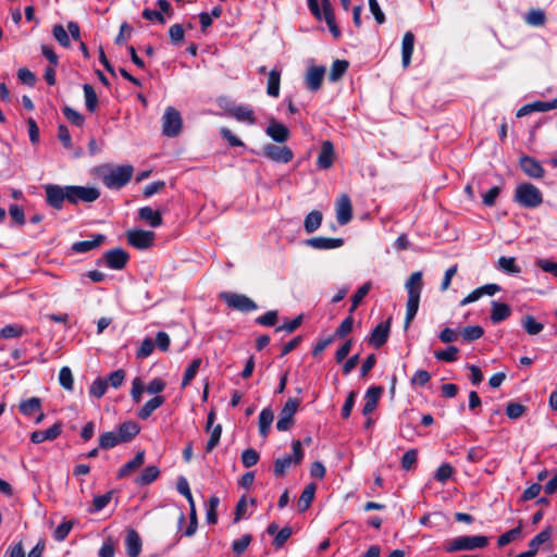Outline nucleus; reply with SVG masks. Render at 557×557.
Segmentation results:
<instances>
[{
  "instance_id": "13",
  "label": "nucleus",
  "mask_w": 557,
  "mask_h": 557,
  "mask_svg": "<svg viewBox=\"0 0 557 557\" xmlns=\"http://www.w3.org/2000/svg\"><path fill=\"white\" fill-rule=\"evenodd\" d=\"M263 156L277 163H288L293 160L294 153L287 146L268 144L263 147Z\"/></svg>"
},
{
  "instance_id": "10",
  "label": "nucleus",
  "mask_w": 557,
  "mask_h": 557,
  "mask_svg": "<svg viewBox=\"0 0 557 557\" xmlns=\"http://www.w3.org/2000/svg\"><path fill=\"white\" fill-rule=\"evenodd\" d=\"M46 201L47 203L57 209L63 208V202L67 201L69 186H60L54 184H48L45 186Z\"/></svg>"
},
{
  "instance_id": "47",
  "label": "nucleus",
  "mask_w": 557,
  "mask_h": 557,
  "mask_svg": "<svg viewBox=\"0 0 557 557\" xmlns=\"http://www.w3.org/2000/svg\"><path fill=\"white\" fill-rule=\"evenodd\" d=\"M371 289V282L364 283L351 297L350 313L354 312Z\"/></svg>"
},
{
  "instance_id": "34",
  "label": "nucleus",
  "mask_w": 557,
  "mask_h": 557,
  "mask_svg": "<svg viewBox=\"0 0 557 557\" xmlns=\"http://www.w3.org/2000/svg\"><path fill=\"white\" fill-rule=\"evenodd\" d=\"M120 444H123V441L119 436L117 431L106 432L99 437V447L102 449H110Z\"/></svg>"
},
{
  "instance_id": "28",
  "label": "nucleus",
  "mask_w": 557,
  "mask_h": 557,
  "mask_svg": "<svg viewBox=\"0 0 557 557\" xmlns=\"http://www.w3.org/2000/svg\"><path fill=\"white\" fill-rule=\"evenodd\" d=\"M165 401L163 396H154L149 399L137 412L140 420H147L150 416L160 408Z\"/></svg>"
},
{
  "instance_id": "18",
  "label": "nucleus",
  "mask_w": 557,
  "mask_h": 557,
  "mask_svg": "<svg viewBox=\"0 0 557 557\" xmlns=\"http://www.w3.org/2000/svg\"><path fill=\"white\" fill-rule=\"evenodd\" d=\"M519 164L522 171L532 178H542L545 174V171L541 163L532 157H521Z\"/></svg>"
},
{
  "instance_id": "48",
  "label": "nucleus",
  "mask_w": 557,
  "mask_h": 557,
  "mask_svg": "<svg viewBox=\"0 0 557 557\" xmlns=\"http://www.w3.org/2000/svg\"><path fill=\"white\" fill-rule=\"evenodd\" d=\"M112 495H113V492L109 491L103 495L95 496L92 499V506L89 509V512H91V513L98 512V511L102 510L104 507H107L112 498Z\"/></svg>"
},
{
  "instance_id": "51",
  "label": "nucleus",
  "mask_w": 557,
  "mask_h": 557,
  "mask_svg": "<svg viewBox=\"0 0 557 557\" xmlns=\"http://www.w3.org/2000/svg\"><path fill=\"white\" fill-rule=\"evenodd\" d=\"M59 382H60V385L64 389H66V391L73 389L74 379H73L72 371L69 367L61 368V370L59 372Z\"/></svg>"
},
{
  "instance_id": "63",
  "label": "nucleus",
  "mask_w": 557,
  "mask_h": 557,
  "mask_svg": "<svg viewBox=\"0 0 557 557\" xmlns=\"http://www.w3.org/2000/svg\"><path fill=\"white\" fill-rule=\"evenodd\" d=\"M165 386H166V383L164 380H162L160 377H156L149 382V384L146 387V391L148 394L159 396L158 394L163 392Z\"/></svg>"
},
{
  "instance_id": "39",
  "label": "nucleus",
  "mask_w": 557,
  "mask_h": 557,
  "mask_svg": "<svg viewBox=\"0 0 557 557\" xmlns=\"http://www.w3.org/2000/svg\"><path fill=\"white\" fill-rule=\"evenodd\" d=\"M83 90H84L86 109L92 113L97 110V107H98V96H97L94 87L89 84H85L83 86Z\"/></svg>"
},
{
  "instance_id": "2",
  "label": "nucleus",
  "mask_w": 557,
  "mask_h": 557,
  "mask_svg": "<svg viewBox=\"0 0 557 557\" xmlns=\"http://www.w3.org/2000/svg\"><path fill=\"white\" fill-rule=\"evenodd\" d=\"M322 9H320L318 0H307L311 14L319 21L324 20L329 29L335 39L341 37V29L336 25L334 12L329 0H321Z\"/></svg>"
},
{
  "instance_id": "24",
  "label": "nucleus",
  "mask_w": 557,
  "mask_h": 557,
  "mask_svg": "<svg viewBox=\"0 0 557 557\" xmlns=\"http://www.w3.org/2000/svg\"><path fill=\"white\" fill-rule=\"evenodd\" d=\"M265 134L276 143H285L289 137V129L282 123L271 121Z\"/></svg>"
},
{
  "instance_id": "36",
  "label": "nucleus",
  "mask_w": 557,
  "mask_h": 557,
  "mask_svg": "<svg viewBox=\"0 0 557 557\" xmlns=\"http://www.w3.org/2000/svg\"><path fill=\"white\" fill-rule=\"evenodd\" d=\"M280 84H281V72L275 69L270 71L269 77H268L267 94L274 98L278 97Z\"/></svg>"
},
{
  "instance_id": "64",
  "label": "nucleus",
  "mask_w": 557,
  "mask_h": 557,
  "mask_svg": "<svg viewBox=\"0 0 557 557\" xmlns=\"http://www.w3.org/2000/svg\"><path fill=\"white\" fill-rule=\"evenodd\" d=\"M525 411V407L519 403H509L506 407V414L509 419H518Z\"/></svg>"
},
{
  "instance_id": "35",
  "label": "nucleus",
  "mask_w": 557,
  "mask_h": 557,
  "mask_svg": "<svg viewBox=\"0 0 557 557\" xmlns=\"http://www.w3.org/2000/svg\"><path fill=\"white\" fill-rule=\"evenodd\" d=\"M274 420L273 411L270 408H264L259 414V431L262 437H267Z\"/></svg>"
},
{
  "instance_id": "3",
  "label": "nucleus",
  "mask_w": 557,
  "mask_h": 557,
  "mask_svg": "<svg viewBox=\"0 0 557 557\" xmlns=\"http://www.w3.org/2000/svg\"><path fill=\"white\" fill-rule=\"evenodd\" d=\"M515 201L524 208H536L543 202V195L533 184L522 183L516 188Z\"/></svg>"
},
{
  "instance_id": "56",
  "label": "nucleus",
  "mask_w": 557,
  "mask_h": 557,
  "mask_svg": "<svg viewBox=\"0 0 557 557\" xmlns=\"http://www.w3.org/2000/svg\"><path fill=\"white\" fill-rule=\"evenodd\" d=\"M107 387H108V382L102 380V379H96L92 384L90 385V388H89V394L96 398H101L106 392H107Z\"/></svg>"
},
{
  "instance_id": "41",
  "label": "nucleus",
  "mask_w": 557,
  "mask_h": 557,
  "mask_svg": "<svg viewBox=\"0 0 557 557\" xmlns=\"http://www.w3.org/2000/svg\"><path fill=\"white\" fill-rule=\"evenodd\" d=\"M315 494V485L309 484L305 487L302 491L299 500H298V507L300 511H305L309 508L311 505Z\"/></svg>"
},
{
  "instance_id": "19",
  "label": "nucleus",
  "mask_w": 557,
  "mask_h": 557,
  "mask_svg": "<svg viewBox=\"0 0 557 557\" xmlns=\"http://www.w3.org/2000/svg\"><path fill=\"white\" fill-rule=\"evenodd\" d=\"M335 157L334 146L330 140H325L321 145L317 164L322 170H327L333 165Z\"/></svg>"
},
{
  "instance_id": "45",
  "label": "nucleus",
  "mask_w": 557,
  "mask_h": 557,
  "mask_svg": "<svg viewBox=\"0 0 557 557\" xmlns=\"http://www.w3.org/2000/svg\"><path fill=\"white\" fill-rule=\"evenodd\" d=\"M522 326L529 335H537L544 329V324L537 322L533 315H525L522 319Z\"/></svg>"
},
{
  "instance_id": "58",
  "label": "nucleus",
  "mask_w": 557,
  "mask_h": 557,
  "mask_svg": "<svg viewBox=\"0 0 557 557\" xmlns=\"http://www.w3.org/2000/svg\"><path fill=\"white\" fill-rule=\"evenodd\" d=\"M63 114L74 125L82 126L85 122V117L76 110L69 106L63 108Z\"/></svg>"
},
{
  "instance_id": "43",
  "label": "nucleus",
  "mask_w": 557,
  "mask_h": 557,
  "mask_svg": "<svg viewBox=\"0 0 557 557\" xmlns=\"http://www.w3.org/2000/svg\"><path fill=\"white\" fill-rule=\"evenodd\" d=\"M220 504L218 496H211L206 505V520L209 524H215L218 522L216 508Z\"/></svg>"
},
{
  "instance_id": "53",
  "label": "nucleus",
  "mask_w": 557,
  "mask_h": 557,
  "mask_svg": "<svg viewBox=\"0 0 557 557\" xmlns=\"http://www.w3.org/2000/svg\"><path fill=\"white\" fill-rule=\"evenodd\" d=\"M146 391V386L140 377H135L132 381V389L131 397L134 403L138 404L141 401V397L144 392Z\"/></svg>"
},
{
  "instance_id": "40",
  "label": "nucleus",
  "mask_w": 557,
  "mask_h": 557,
  "mask_svg": "<svg viewBox=\"0 0 557 557\" xmlns=\"http://www.w3.org/2000/svg\"><path fill=\"white\" fill-rule=\"evenodd\" d=\"M41 409V400L38 397H30L20 404V411L24 416H32Z\"/></svg>"
},
{
  "instance_id": "15",
  "label": "nucleus",
  "mask_w": 557,
  "mask_h": 557,
  "mask_svg": "<svg viewBox=\"0 0 557 557\" xmlns=\"http://www.w3.org/2000/svg\"><path fill=\"white\" fill-rule=\"evenodd\" d=\"M324 74H325L324 66H321V65L320 66H318V65L309 66L306 72V75H305L306 87L310 91L319 90L322 85Z\"/></svg>"
},
{
  "instance_id": "33",
  "label": "nucleus",
  "mask_w": 557,
  "mask_h": 557,
  "mask_svg": "<svg viewBox=\"0 0 557 557\" xmlns=\"http://www.w3.org/2000/svg\"><path fill=\"white\" fill-rule=\"evenodd\" d=\"M511 314L510 307L507 304L493 301L491 320L494 323H499L506 320Z\"/></svg>"
},
{
  "instance_id": "20",
  "label": "nucleus",
  "mask_w": 557,
  "mask_h": 557,
  "mask_svg": "<svg viewBox=\"0 0 557 557\" xmlns=\"http://www.w3.org/2000/svg\"><path fill=\"white\" fill-rule=\"evenodd\" d=\"M106 239L102 234H92L89 239L76 242L72 245V250L76 253H85L98 248Z\"/></svg>"
},
{
  "instance_id": "23",
  "label": "nucleus",
  "mask_w": 557,
  "mask_h": 557,
  "mask_svg": "<svg viewBox=\"0 0 557 557\" xmlns=\"http://www.w3.org/2000/svg\"><path fill=\"white\" fill-rule=\"evenodd\" d=\"M389 334V322H382L377 324L373 331L371 332L369 343L375 347L380 348L388 338Z\"/></svg>"
},
{
  "instance_id": "7",
  "label": "nucleus",
  "mask_w": 557,
  "mask_h": 557,
  "mask_svg": "<svg viewBox=\"0 0 557 557\" xmlns=\"http://www.w3.org/2000/svg\"><path fill=\"white\" fill-rule=\"evenodd\" d=\"M100 196V191L96 187L86 186H69L67 201L72 205L78 202H94Z\"/></svg>"
},
{
  "instance_id": "30",
  "label": "nucleus",
  "mask_w": 557,
  "mask_h": 557,
  "mask_svg": "<svg viewBox=\"0 0 557 557\" xmlns=\"http://www.w3.org/2000/svg\"><path fill=\"white\" fill-rule=\"evenodd\" d=\"M126 552L129 557H137L141 552V540L135 530H129L125 540Z\"/></svg>"
},
{
  "instance_id": "21",
  "label": "nucleus",
  "mask_w": 557,
  "mask_h": 557,
  "mask_svg": "<svg viewBox=\"0 0 557 557\" xmlns=\"http://www.w3.org/2000/svg\"><path fill=\"white\" fill-rule=\"evenodd\" d=\"M382 393L383 388L381 386H371L368 388L364 395V405L362 409V413L364 416H368L374 411L382 396Z\"/></svg>"
},
{
  "instance_id": "52",
  "label": "nucleus",
  "mask_w": 557,
  "mask_h": 557,
  "mask_svg": "<svg viewBox=\"0 0 557 557\" xmlns=\"http://www.w3.org/2000/svg\"><path fill=\"white\" fill-rule=\"evenodd\" d=\"M524 20L531 26H542L545 23V13L540 9H533L528 12Z\"/></svg>"
},
{
  "instance_id": "17",
  "label": "nucleus",
  "mask_w": 557,
  "mask_h": 557,
  "mask_svg": "<svg viewBox=\"0 0 557 557\" xmlns=\"http://www.w3.org/2000/svg\"><path fill=\"white\" fill-rule=\"evenodd\" d=\"M103 258L110 269L122 270L128 260V255L123 249L115 248L107 251Z\"/></svg>"
},
{
  "instance_id": "62",
  "label": "nucleus",
  "mask_w": 557,
  "mask_h": 557,
  "mask_svg": "<svg viewBox=\"0 0 557 557\" xmlns=\"http://www.w3.org/2000/svg\"><path fill=\"white\" fill-rule=\"evenodd\" d=\"M453 473H454L453 467L449 463H443L436 470V473H435L434 478L438 482L445 483L448 479H450Z\"/></svg>"
},
{
  "instance_id": "8",
  "label": "nucleus",
  "mask_w": 557,
  "mask_h": 557,
  "mask_svg": "<svg viewBox=\"0 0 557 557\" xmlns=\"http://www.w3.org/2000/svg\"><path fill=\"white\" fill-rule=\"evenodd\" d=\"M162 122V132L165 136L175 137L181 133L183 122L180 112L175 108L169 107L165 109Z\"/></svg>"
},
{
  "instance_id": "6",
  "label": "nucleus",
  "mask_w": 557,
  "mask_h": 557,
  "mask_svg": "<svg viewBox=\"0 0 557 557\" xmlns=\"http://www.w3.org/2000/svg\"><path fill=\"white\" fill-rule=\"evenodd\" d=\"M293 456H284L282 458H277L274 461V474L276 476H282L285 474L286 470L294 463L298 465L304 458V450L301 447L300 441H295L292 445Z\"/></svg>"
},
{
  "instance_id": "4",
  "label": "nucleus",
  "mask_w": 557,
  "mask_h": 557,
  "mask_svg": "<svg viewBox=\"0 0 557 557\" xmlns=\"http://www.w3.org/2000/svg\"><path fill=\"white\" fill-rule=\"evenodd\" d=\"M134 168L129 164L120 165L111 169L103 175L102 182L110 189H120L125 186L132 178Z\"/></svg>"
},
{
  "instance_id": "44",
  "label": "nucleus",
  "mask_w": 557,
  "mask_h": 557,
  "mask_svg": "<svg viewBox=\"0 0 557 557\" xmlns=\"http://www.w3.org/2000/svg\"><path fill=\"white\" fill-rule=\"evenodd\" d=\"M200 364H201V359L196 358L187 367V369L184 373L183 380H182V384H181L182 388H185L186 386H188L190 384V382L195 379V376L197 375V372L200 368Z\"/></svg>"
},
{
  "instance_id": "31",
  "label": "nucleus",
  "mask_w": 557,
  "mask_h": 557,
  "mask_svg": "<svg viewBox=\"0 0 557 557\" xmlns=\"http://www.w3.org/2000/svg\"><path fill=\"white\" fill-rule=\"evenodd\" d=\"M145 461V453L138 451L133 460L126 462L117 472V478L122 479L127 476L131 472L136 471L139 467L144 465Z\"/></svg>"
},
{
  "instance_id": "32",
  "label": "nucleus",
  "mask_w": 557,
  "mask_h": 557,
  "mask_svg": "<svg viewBox=\"0 0 557 557\" xmlns=\"http://www.w3.org/2000/svg\"><path fill=\"white\" fill-rule=\"evenodd\" d=\"M496 269L506 274H519L521 268L517 264L516 258L513 257H500L496 262Z\"/></svg>"
},
{
  "instance_id": "26",
  "label": "nucleus",
  "mask_w": 557,
  "mask_h": 557,
  "mask_svg": "<svg viewBox=\"0 0 557 557\" xmlns=\"http://www.w3.org/2000/svg\"><path fill=\"white\" fill-rule=\"evenodd\" d=\"M138 218L151 227H159L162 224L161 213L148 206L138 210Z\"/></svg>"
},
{
  "instance_id": "11",
  "label": "nucleus",
  "mask_w": 557,
  "mask_h": 557,
  "mask_svg": "<svg viewBox=\"0 0 557 557\" xmlns=\"http://www.w3.org/2000/svg\"><path fill=\"white\" fill-rule=\"evenodd\" d=\"M300 400L297 398H289L280 412V418L276 422L278 431H287L293 425L294 414L297 412Z\"/></svg>"
},
{
  "instance_id": "16",
  "label": "nucleus",
  "mask_w": 557,
  "mask_h": 557,
  "mask_svg": "<svg viewBox=\"0 0 557 557\" xmlns=\"http://www.w3.org/2000/svg\"><path fill=\"white\" fill-rule=\"evenodd\" d=\"M352 218V206L347 195H342L336 202V219L341 225L347 224Z\"/></svg>"
},
{
  "instance_id": "57",
  "label": "nucleus",
  "mask_w": 557,
  "mask_h": 557,
  "mask_svg": "<svg viewBox=\"0 0 557 557\" xmlns=\"http://www.w3.org/2000/svg\"><path fill=\"white\" fill-rule=\"evenodd\" d=\"M521 534V525H518L517 528H513L507 532H505L504 534H502L498 540H497V544L498 546L503 547V546H506L507 544H509L511 541L516 540L517 537H519Z\"/></svg>"
},
{
  "instance_id": "14",
  "label": "nucleus",
  "mask_w": 557,
  "mask_h": 557,
  "mask_svg": "<svg viewBox=\"0 0 557 557\" xmlns=\"http://www.w3.org/2000/svg\"><path fill=\"white\" fill-rule=\"evenodd\" d=\"M226 112L236 121L248 125H253L257 122L252 108L246 104L232 106L226 110Z\"/></svg>"
},
{
  "instance_id": "61",
  "label": "nucleus",
  "mask_w": 557,
  "mask_h": 557,
  "mask_svg": "<svg viewBox=\"0 0 557 557\" xmlns=\"http://www.w3.org/2000/svg\"><path fill=\"white\" fill-rule=\"evenodd\" d=\"M354 326V318L351 315L347 317L336 329L335 334L333 335L335 337H345L348 335Z\"/></svg>"
},
{
  "instance_id": "60",
  "label": "nucleus",
  "mask_w": 557,
  "mask_h": 557,
  "mask_svg": "<svg viewBox=\"0 0 557 557\" xmlns=\"http://www.w3.org/2000/svg\"><path fill=\"white\" fill-rule=\"evenodd\" d=\"M417 459H418L417 449L407 450L401 458L403 469H405L407 471L412 469L414 467V465L417 463Z\"/></svg>"
},
{
  "instance_id": "25",
  "label": "nucleus",
  "mask_w": 557,
  "mask_h": 557,
  "mask_svg": "<svg viewBox=\"0 0 557 557\" xmlns=\"http://www.w3.org/2000/svg\"><path fill=\"white\" fill-rule=\"evenodd\" d=\"M342 238L313 237L307 240V245L319 250L335 249L343 245Z\"/></svg>"
},
{
  "instance_id": "49",
  "label": "nucleus",
  "mask_w": 557,
  "mask_h": 557,
  "mask_svg": "<svg viewBox=\"0 0 557 557\" xmlns=\"http://www.w3.org/2000/svg\"><path fill=\"white\" fill-rule=\"evenodd\" d=\"M461 336L466 342H472L483 336L484 330L480 325H469L461 331Z\"/></svg>"
},
{
  "instance_id": "55",
  "label": "nucleus",
  "mask_w": 557,
  "mask_h": 557,
  "mask_svg": "<svg viewBox=\"0 0 557 557\" xmlns=\"http://www.w3.org/2000/svg\"><path fill=\"white\" fill-rule=\"evenodd\" d=\"M210 433L209 441L206 445L207 453L212 451L215 446L219 444L221 434H222V426L220 424H216L212 428V430L208 431Z\"/></svg>"
},
{
  "instance_id": "1",
  "label": "nucleus",
  "mask_w": 557,
  "mask_h": 557,
  "mask_svg": "<svg viewBox=\"0 0 557 557\" xmlns=\"http://www.w3.org/2000/svg\"><path fill=\"white\" fill-rule=\"evenodd\" d=\"M405 288L408 293L405 324L406 327H408L419 309L420 296L423 288L422 272L417 271L411 273L405 284Z\"/></svg>"
},
{
  "instance_id": "27",
  "label": "nucleus",
  "mask_w": 557,
  "mask_h": 557,
  "mask_svg": "<svg viewBox=\"0 0 557 557\" xmlns=\"http://www.w3.org/2000/svg\"><path fill=\"white\" fill-rule=\"evenodd\" d=\"M414 46V35L411 32H407L403 37L401 42V62L404 67H408L411 61V55Z\"/></svg>"
},
{
  "instance_id": "37",
  "label": "nucleus",
  "mask_w": 557,
  "mask_h": 557,
  "mask_svg": "<svg viewBox=\"0 0 557 557\" xmlns=\"http://www.w3.org/2000/svg\"><path fill=\"white\" fill-rule=\"evenodd\" d=\"M322 222V213L320 211L313 210L307 214L304 223L305 231L308 234L315 232Z\"/></svg>"
},
{
  "instance_id": "46",
  "label": "nucleus",
  "mask_w": 557,
  "mask_h": 557,
  "mask_svg": "<svg viewBox=\"0 0 557 557\" xmlns=\"http://www.w3.org/2000/svg\"><path fill=\"white\" fill-rule=\"evenodd\" d=\"M348 62L345 60H335L332 64L329 78L331 82H337L348 69Z\"/></svg>"
},
{
  "instance_id": "38",
  "label": "nucleus",
  "mask_w": 557,
  "mask_h": 557,
  "mask_svg": "<svg viewBox=\"0 0 557 557\" xmlns=\"http://www.w3.org/2000/svg\"><path fill=\"white\" fill-rule=\"evenodd\" d=\"M552 537V532L550 530L547 528L543 531H541L539 534H536L529 543V550H531L534 555L537 554L540 547L549 542Z\"/></svg>"
},
{
  "instance_id": "29",
  "label": "nucleus",
  "mask_w": 557,
  "mask_h": 557,
  "mask_svg": "<svg viewBox=\"0 0 557 557\" xmlns=\"http://www.w3.org/2000/svg\"><path fill=\"white\" fill-rule=\"evenodd\" d=\"M117 433L123 443L131 442L140 431L139 425L134 421H125L117 428Z\"/></svg>"
},
{
  "instance_id": "9",
  "label": "nucleus",
  "mask_w": 557,
  "mask_h": 557,
  "mask_svg": "<svg viewBox=\"0 0 557 557\" xmlns=\"http://www.w3.org/2000/svg\"><path fill=\"white\" fill-rule=\"evenodd\" d=\"M220 298L223 299L228 307L242 312H249L257 309L256 302L243 294L224 292L220 294Z\"/></svg>"
},
{
  "instance_id": "50",
  "label": "nucleus",
  "mask_w": 557,
  "mask_h": 557,
  "mask_svg": "<svg viewBox=\"0 0 557 557\" xmlns=\"http://www.w3.org/2000/svg\"><path fill=\"white\" fill-rule=\"evenodd\" d=\"M459 349L455 346H448L445 350H438L434 352V357L437 360L454 362L457 360Z\"/></svg>"
},
{
  "instance_id": "54",
  "label": "nucleus",
  "mask_w": 557,
  "mask_h": 557,
  "mask_svg": "<svg viewBox=\"0 0 557 557\" xmlns=\"http://www.w3.org/2000/svg\"><path fill=\"white\" fill-rule=\"evenodd\" d=\"M24 333V329L17 324H9L0 330V337L8 339L20 337Z\"/></svg>"
},
{
  "instance_id": "22",
  "label": "nucleus",
  "mask_w": 557,
  "mask_h": 557,
  "mask_svg": "<svg viewBox=\"0 0 557 557\" xmlns=\"http://www.w3.org/2000/svg\"><path fill=\"white\" fill-rule=\"evenodd\" d=\"M62 431V424L61 423H54L51 428L45 431H34L30 434V441L34 444H40L46 441H53L55 440Z\"/></svg>"
},
{
  "instance_id": "5",
  "label": "nucleus",
  "mask_w": 557,
  "mask_h": 557,
  "mask_svg": "<svg viewBox=\"0 0 557 557\" xmlns=\"http://www.w3.org/2000/svg\"><path fill=\"white\" fill-rule=\"evenodd\" d=\"M488 544V537L484 535L459 536L451 540L445 547L446 552L473 550L484 548Z\"/></svg>"
},
{
  "instance_id": "59",
  "label": "nucleus",
  "mask_w": 557,
  "mask_h": 557,
  "mask_svg": "<svg viewBox=\"0 0 557 557\" xmlns=\"http://www.w3.org/2000/svg\"><path fill=\"white\" fill-rule=\"evenodd\" d=\"M259 461V454L253 448L245 449L242 454V462L246 468L253 467Z\"/></svg>"
},
{
  "instance_id": "12",
  "label": "nucleus",
  "mask_w": 557,
  "mask_h": 557,
  "mask_svg": "<svg viewBox=\"0 0 557 557\" xmlns=\"http://www.w3.org/2000/svg\"><path fill=\"white\" fill-rule=\"evenodd\" d=\"M154 237L156 234L152 231L129 230L126 232L128 244L140 250L151 247Z\"/></svg>"
},
{
  "instance_id": "42",
  "label": "nucleus",
  "mask_w": 557,
  "mask_h": 557,
  "mask_svg": "<svg viewBox=\"0 0 557 557\" xmlns=\"http://www.w3.org/2000/svg\"><path fill=\"white\" fill-rule=\"evenodd\" d=\"M160 474L157 466H148L143 473L136 479V483L139 485H148L153 482Z\"/></svg>"
}]
</instances>
